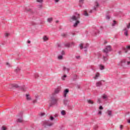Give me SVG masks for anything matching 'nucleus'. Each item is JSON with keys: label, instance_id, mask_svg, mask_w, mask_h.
Listing matches in <instances>:
<instances>
[{"label": "nucleus", "instance_id": "obj_30", "mask_svg": "<svg viewBox=\"0 0 130 130\" xmlns=\"http://www.w3.org/2000/svg\"><path fill=\"white\" fill-rule=\"evenodd\" d=\"M23 121V118H21L17 119V122H22Z\"/></svg>", "mask_w": 130, "mask_h": 130}, {"label": "nucleus", "instance_id": "obj_51", "mask_svg": "<svg viewBox=\"0 0 130 130\" xmlns=\"http://www.w3.org/2000/svg\"><path fill=\"white\" fill-rule=\"evenodd\" d=\"M127 29H129L130 28V23L127 25Z\"/></svg>", "mask_w": 130, "mask_h": 130}, {"label": "nucleus", "instance_id": "obj_39", "mask_svg": "<svg viewBox=\"0 0 130 130\" xmlns=\"http://www.w3.org/2000/svg\"><path fill=\"white\" fill-rule=\"evenodd\" d=\"M66 52H64V51H62L61 52V55H64Z\"/></svg>", "mask_w": 130, "mask_h": 130}, {"label": "nucleus", "instance_id": "obj_37", "mask_svg": "<svg viewBox=\"0 0 130 130\" xmlns=\"http://www.w3.org/2000/svg\"><path fill=\"white\" fill-rule=\"evenodd\" d=\"M97 103H98V104H100V103H101V99H98Z\"/></svg>", "mask_w": 130, "mask_h": 130}, {"label": "nucleus", "instance_id": "obj_12", "mask_svg": "<svg viewBox=\"0 0 130 130\" xmlns=\"http://www.w3.org/2000/svg\"><path fill=\"white\" fill-rule=\"evenodd\" d=\"M100 32V31H99V30L95 28L94 30L93 33H94V35L96 36V35H97L98 34H99Z\"/></svg>", "mask_w": 130, "mask_h": 130}, {"label": "nucleus", "instance_id": "obj_50", "mask_svg": "<svg viewBox=\"0 0 130 130\" xmlns=\"http://www.w3.org/2000/svg\"><path fill=\"white\" fill-rule=\"evenodd\" d=\"M84 16H89V14H88V13L87 12L84 13Z\"/></svg>", "mask_w": 130, "mask_h": 130}, {"label": "nucleus", "instance_id": "obj_44", "mask_svg": "<svg viewBox=\"0 0 130 130\" xmlns=\"http://www.w3.org/2000/svg\"><path fill=\"white\" fill-rule=\"evenodd\" d=\"M18 115L19 116H22L23 115V112H20Z\"/></svg>", "mask_w": 130, "mask_h": 130}, {"label": "nucleus", "instance_id": "obj_64", "mask_svg": "<svg viewBox=\"0 0 130 130\" xmlns=\"http://www.w3.org/2000/svg\"><path fill=\"white\" fill-rule=\"evenodd\" d=\"M101 30H102L103 29V26H101Z\"/></svg>", "mask_w": 130, "mask_h": 130}, {"label": "nucleus", "instance_id": "obj_10", "mask_svg": "<svg viewBox=\"0 0 130 130\" xmlns=\"http://www.w3.org/2000/svg\"><path fill=\"white\" fill-rule=\"evenodd\" d=\"M69 89H66L64 91V95H63V97L64 98H66L67 97V94H68V93H69Z\"/></svg>", "mask_w": 130, "mask_h": 130}, {"label": "nucleus", "instance_id": "obj_13", "mask_svg": "<svg viewBox=\"0 0 130 130\" xmlns=\"http://www.w3.org/2000/svg\"><path fill=\"white\" fill-rule=\"evenodd\" d=\"M52 125H53V123L47 122L46 123V125H45V127H46V126H51Z\"/></svg>", "mask_w": 130, "mask_h": 130}, {"label": "nucleus", "instance_id": "obj_42", "mask_svg": "<svg viewBox=\"0 0 130 130\" xmlns=\"http://www.w3.org/2000/svg\"><path fill=\"white\" fill-rule=\"evenodd\" d=\"M106 18L107 20H109V19H110V16H109V15H106Z\"/></svg>", "mask_w": 130, "mask_h": 130}, {"label": "nucleus", "instance_id": "obj_52", "mask_svg": "<svg viewBox=\"0 0 130 130\" xmlns=\"http://www.w3.org/2000/svg\"><path fill=\"white\" fill-rule=\"evenodd\" d=\"M54 119V118L53 116L50 117V120H53Z\"/></svg>", "mask_w": 130, "mask_h": 130}, {"label": "nucleus", "instance_id": "obj_19", "mask_svg": "<svg viewBox=\"0 0 130 130\" xmlns=\"http://www.w3.org/2000/svg\"><path fill=\"white\" fill-rule=\"evenodd\" d=\"M102 85V83H101V81H99L96 82V87H100Z\"/></svg>", "mask_w": 130, "mask_h": 130}, {"label": "nucleus", "instance_id": "obj_33", "mask_svg": "<svg viewBox=\"0 0 130 130\" xmlns=\"http://www.w3.org/2000/svg\"><path fill=\"white\" fill-rule=\"evenodd\" d=\"M63 56H62V55H59L58 56V59H62V58H63Z\"/></svg>", "mask_w": 130, "mask_h": 130}, {"label": "nucleus", "instance_id": "obj_45", "mask_svg": "<svg viewBox=\"0 0 130 130\" xmlns=\"http://www.w3.org/2000/svg\"><path fill=\"white\" fill-rule=\"evenodd\" d=\"M98 114H99V115H101V114H102V111H99Z\"/></svg>", "mask_w": 130, "mask_h": 130}, {"label": "nucleus", "instance_id": "obj_57", "mask_svg": "<svg viewBox=\"0 0 130 130\" xmlns=\"http://www.w3.org/2000/svg\"><path fill=\"white\" fill-rule=\"evenodd\" d=\"M60 0H55V4H56V3H58Z\"/></svg>", "mask_w": 130, "mask_h": 130}, {"label": "nucleus", "instance_id": "obj_31", "mask_svg": "<svg viewBox=\"0 0 130 130\" xmlns=\"http://www.w3.org/2000/svg\"><path fill=\"white\" fill-rule=\"evenodd\" d=\"M61 115H66V111L62 110L61 112Z\"/></svg>", "mask_w": 130, "mask_h": 130}, {"label": "nucleus", "instance_id": "obj_47", "mask_svg": "<svg viewBox=\"0 0 130 130\" xmlns=\"http://www.w3.org/2000/svg\"><path fill=\"white\" fill-rule=\"evenodd\" d=\"M37 102V100H35L32 101V103H34V104H35V103H36Z\"/></svg>", "mask_w": 130, "mask_h": 130}, {"label": "nucleus", "instance_id": "obj_1", "mask_svg": "<svg viewBox=\"0 0 130 130\" xmlns=\"http://www.w3.org/2000/svg\"><path fill=\"white\" fill-rule=\"evenodd\" d=\"M109 51H111V46H108L105 48V49L103 50L104 53H105V55L103 56V60L104 61H107V60H108L107 56H108V53L109 52Z\"/></svg>", "mask_w": 130, "mask_h": 130}, {"label": "nucleus", "instance_id": "obj_15", "mask_svg": "<svg viewBox=\"0 0 130 130\" xmlns=\"http://www.w3.org/2000/svg\"><path fill=\"white\" fill-rule=\"evenodd\" d=\"M88 47H89V44H86L85 46L84 47V51L85 53L86 52H87V48H88Z\"/></svg>", "mask_w": 130, "mask_h": 130}, {"label": "nucleus", "instance_id": "obj_25", "mask_svg": "<svg viewBox=\"0 0 130 130\" xmlns=\"http://www.w3.org/2000/svg\"><path fill=\"white\" fill-rule=\"evenodd\" d=\"M63 71H67V72H68V73H69V71H70V68H67L66 67H63Z\"/></svg>", "mask_w": 130, "mask_h": 130}, {"label": "nucleus", "instance_id": "obj_29", "mask_svg": "<svg viewBox=\"0 0 130 130\" xmlns=\"http://www.w3.org/2000/svg\"><path fill=\"white\" fill-rule=\"evenodd\" d=\"M37 3H39V4H42L43 3V0H36Z\"/></svg>", "mask_w": 130, "mask_h": 130}, {"label": "nucleus", "instance_id": "obj_63", "mask_svg": "<svg viewBox=\"0 0 130 130\" xmlns=\"http://www.w3.org/2000/svg\"><path fill=\"white\" fill-rule=\"evenodd\" d=\"M27 11H28V12H31V9H28Z\"/></svg>", "mask_w": 130, "mask_h": 130}, {"label": "nucleus", "instance_id": "obj_21", "mask_svg": "<svg viewBox=\"0 0 130 130\" xmlns=\"http://www.w3.org/2000/svg\"><path fill=\"white\" fill-rule=\"evenodd\" d=\"M87 103H88V104H94V102L91 100H88Z\"/></svg>", "mask_w": 130, "mask_h": 130}, {"label": "nucleus", "instance_id": "obj_4", "mask_svg": "<svg viewBox=\"0 0 130 130\" xmlns=\"http://www.w3.org/2000/svg\"><path fill=\"white\" fill-rule=\"evenodd\" d=\"M118 64V66H120V67H122L123 68V67H125V64H126V60L123 59L121 60Z\"/></svg>", "mask_w": 130, "mask_h": 130}, {"label": "nucleus", "instance_id": "obj_59", "mask_svg": "<svg viewBox=\"0 0 130 130\" xmlns=\"http://www.w3.org/2000/svg\"><path fill=\"white\" fill-rule=\"evenodd\" d=\"M57 46L58 47H60L61 46V45L60 44H57Z\"/></svg>", "mask_w": 130, "mask_h": 130}, {"label": "nucleus", "instance_id": "obj_56", "mask_svg": "<svg viewBox=\"0 0 130 130\" xmlns=\"http://www.w3.org/2000/svg\"><path fill=\"white\" fill-rule=\"evenodd\" d=\"M80 56H76V58H77V59H79V58H80Z\"/></svg>", "mask_w": 130, "mask_h": 130}, {"label": "nucleus", "instance_id": "obj_3", "mask_svg": "<svg viewBox=\"0 0 130 130\" xmlns=\"http://www.w3.org/2000/svg\"><path fill=\"white\" fill-rule=\"evenodd\" d=\"M80 19V15L78 13H75L70 18V22H75L78 21Z\"/></svg>", "mask_w": 130, "mask_h": 130}, {"label": "nucleus", "instance_id": "obj_46", "mask_svg": "<svg viewBox=\"0 0 130 130\" xmlns=\"http://www.w3.org/2000/svg\"><path fill=\"white\" fill-rule=\"evenodd\" d=\"M99 109L100 110H103V107H102V106H100V107H99Z\"/></svg>", "mask_w": 130, "mask_h": 130}, {"label": "nucleus", "instance_id": "obj_41", "mask_svg": "<svg viewBox=\"0 0 130 130\" xmlns=\"http://www.w3.org/2000/svg\"><path fill=\"white\" fill-rule=\"evenodd\" d=\"M79 46H80L81 49H83V48H84V47L83 46V44H80Z\"/></svg>", "mask_w": 130, "mask_h": 130}, {"label": "nucleus", "instance_id": "obj_22", "mask_svg": "<svg viewBox=\"0 0 130 130\" xmlns=\"http://www.w3.org/2000/svg\"><path fill=\"white\" fill-rule=\"evenodd\" d=\"M100 76V74L99 73H96L95 74V77H94V79L96 80V79H98L99 78V76Z\"/></svg>", "mask_w": 130, "mask_h": 130}, {"label": "nucleus", "instance_id": "obj_61", "mask_svg": "<svg viewBox=\"0 0 130 130\" xmlns=\"http://www.w3.org/2000/svg\"><path fill=\"white\" fill-rule=\"evenodd\" d=\"M27 43L30 44L31 43V41L30 40L27 41Z\"/></svg>", "mask_w": 130, "mask_h": 130}, {"label": "nucleus", "instance_id": "obj_60", "mask_svg": "<svg viewBox=\"0 0 130 130\" xmlns=\"http://www.w3.org/2000/svg\"><path fill=\"white\" fill-rule=\"evenodd\" d=\"M120 129L121 130V129H122V125H121L120 126Z\"/></svg>", "mask_w": 130, "mask_h": 130}, {"label": "nucleus", "instance_id": "obj_18", "mask_svg": "<svg viewBox=\"0 0 130 130\" xmlns=\"http://www.w3.org/2000/svg\"><path fill=\"white\" fill-rule=\"evenodd\" d=\"M107 113H108V115H109V116H112V111H111L110 110H108Z\"/></svg>", "mask_w": 130, "mask_h": 130}, {"label": "nucleus", "instance_id": "obj_5", "mask_svg": "<svg viewBox=\"0 0 130 130\" xmlns=\"http://www.w3.org/2000/svg\"><path fill=\"white\" fill-rule=\"evenodd\" d=\"M59 92H60V88H57L55 89L54 92L52 94V95L56 97V94H58Z\"/></svg>", "mask_w": 130, "mask_h": 130}, {"label": "nucleus", "instance_id": "obj_35", "mask_svg": "<svg viewBox=\"0 0 130 130\" xmlns=\"http://www.w3.org/2000/svg\"><path fill=\"white\" fill-rule=\"evenodd\" d=\"M12 86L14 88H19V85H18V84H13Z\"/></svg>", "mask_w": 130, "mask_h": 130}, {"label": "nucleus", "instance_id": "obj_7", "mask_svg": "<svg viewBox=\"0 0 130 130\" xmlns=\"http://www.w3.org/2000/svg\"><path fill=\"white\" fill-rule=\"evenodd\" d=\"M102 98L103 100H104V101H107V100H108V96H107L106 94H103L102 96Z\"/></svg>", "mask_w": 130, "mask_h": 130}, {"label": "nucleus", "instance_id": "obj_36", "mask_svg": "<svg viewBox=\"0 0 130 130\" xmlns=\"http://www.w3.org/2000/svg\"><path fill=\"white\" fill-rule=\"evenodd\" d=\"M6 66H7V67H8V68L12 67V65H11V64H10V63L8 62H6Z\"/></svg>", "mask_w": 130, "mask_h": 130}, {"label": "nucleus", "instance_id": "obj_43", "mask_svg": "<svg viewBox=\"0 0 130 130\" xmlns=\"http://www.w3.org/2000/svg\"><path fill=\"white\" fill-rule=\"evenodd\" d=\"M83 3H84V0H80L79 1V3L80 4H83Z\"/></svg>", "mask_w": 130, "mask_h": 130}, {"label": "nucleus", "instance_id": "obj_28", "mask_svg": "<svg viewBox=\"0 0 130 130\" xmlns=\"http://www.w3.org/2000/svg\"><path fill=\"white\" fill-rule=\"evenodd\" d=\"M63 103L64 105H67V104H68V100H67L66 99H64Z\"/></svg>", "mask_w": 130, "mask_h": 130}, {"label": "nucleus", "instance_id": "obj_24", "mask_svg": "<svg viewBox=\"0 0 130 130\" xmlns=\"http://www.w3.org/2000/svg\"><path fill=\"white\" fill-rule=\"evenodd\" d=\"M64 45L65 47H71V44H70L69 43L64 44Z\"/></svg>", "mask_w": 130, "mask_h": 130}, {"label": "nucleus", "instance_id": "obj_8", "mask_svg": "<svg viewBox=\"0 0 130 130\" xmlns=\"http://www.w3.org/2000/svg\"><path fill=\"white\" fill-rule=\"evenodd\" d=\"M127 49L128 50H130V45H128L126 47V48H123V50L126 53L127 52Z\"/></svg>", "mask_w": 130, "mask_h": 130}, {"label": "nucleus", "instance_id": "obj_23", "mask_svg": "<svg viewBox=\"0 0 130 130\" xmlns=\"http://www.w3.org/2000/svg\"><path fill=\"white\" fill-rule=\"evenodd\" d=\"M61 36H62V37H64V38L68 37V34L67 33H63L61 34Z\"/></svg>", "mask_w": 130, "mask_h": 130}, {"label": "nucleus", "instance_id": "obj_32", "mask_svg": "<svg viewBox=\"0 0 130 130\" xmlns=\"http://www.w3.org/2000/svg\"><path fill=\"white\" fill-rule=\"evenodd\" d=\"M78 79V76L75 75L73 78V81H76V80Z\"/></svg>", "mask_w": 130, "mask_h": 130}, {"label": "nucleus", "instance_id": "obj_55", "mask_svg": "<svg viewBox=\"0 0 130 130\" xmlns=\"http://www.w3.org/2000/svg\"><path fill=\"white\" fill-rule=\"evenodd\" d=\"M35 78H38V74H36L35 75Z\"/></svg>", "mask_w": 130, "mask_h": 130}, {"label": "nucleus", "instance_id": "obj_40", "mask_svg": "<svg viewBox=\"0 0 130 130\" xmlns=\"http://www.w3.org/2000/svg\"><path fill=\"white\" fill-rule=\"evenodd\" d=\"M15 72H16V73H18V72H20V68H17L15 70Z\"/></svg>", "mask_w": 130, "mask_h": 130}, {"label": "nucleus", "instance_id": "obj_58", "mask_svg": "<svg viewBox=\"0 0 130 130\" xmlns=\"http://www.w3.org/2000/svg\"><path fill=\"white\" fill-rule=\"evenodd\" d=\"M2 130H7V128L5 127H3Z\"/></svg>", "mask_w": 130, "mask_h": 130}, {"label": "nucleus", "instance_id": "obj_11", "mask_svg": "<svg viewBox=\"0 0 130 130\" xmlns=\"http://www.w3.org/2000/svg\"><path fill=\"white\" fill-rule=\"evenodd\" d=\"M48 37H47V36H44L43 37V41H44V42H46V41H48Z\"/></svg>", "mask_w": 130, "mask_h": 130}, {"label": "nucleus", "instance_id": "obj_27", "mask_svg": "<svg viewBox=\"0 0 130 130\" xmlns=\"http://www.w3.org/2000/svg\"><path fill=\"white\" fill-rule=\"evenodd\" d=\"M129 61L127 60H126V64H127V66H129L130 64V58H128Z\"/></svg>", "mask_w": 130, "mask_h": 130}, {"label": "nucleus", "instance_id": "obj_53", "mask_svg": "<svg viewBox=\"0 0 130 130\" xmlns=\"http://www.w3.org/2000/svg\"><path fill=\"white\" fill-rule=\"evenodd\" d=\"M118 54H121V53H122V52L121 51H119L118 52Z\"/></svg>", "mask_w": 130, "mask_h": 130}, {"label": "nucleus", "instance_id": "obj_17", "mask_svg": "<svg viewBox=\"0 0 130 130\" xmlns=\"http://www.w3.org/2000/svg\"><path fill=\"white\" fill-rule=\"evenodd\" d=\"M52 21H53V18H52V17H50V18H48L47 19V22L48 23H51V22H52Z\"/></svg>", "mask_w": 130, "mask_h": 130}, {"label": "nucleus", "instance_id": "obj_16", "mask_svg": "<svg viewBox=\"0 0 130 130\" xmlns=\"http://www.w3.org/2000/svg\"><path fill=\"white\" fill-rule=\"evenodd\" d=\"M99 68H100V70H101V71H103V70H104L105 69V68L104 67V66H103L102 64H100Z\"/></svg>", "mask_w": 130, "mask_h": 130}, {"label": "nucleus", "instance_id": "obj_49", "mask_svg": "<svg viewBox=\"0 0 130 130\" xmlns=\"http://www.w3.org/2000/svg\"><path fill=\"white\" fill-rule=\"evenodd\" d=\"M9 35H10V34H8V33L5 34L6 37H8V36H9Z\"/></svg>", "mask_w": 130, "mask_h": 130}, {"label": "nucleus", "instance_id": "obj_38", "mask_svg": "<svg viewBox=\"0 0 130 130\" xmlns=\"http://www.w3.org/2000/svg\"><path fill=\"white\" fill-rule=\"evenodd\" d=\"M38 8V9H42V5H39L37 6Z\"/></svg>", "mask_w": 130, "mask_h": 130}, {"label": "nucleus", "instance_id": "obj_26", "mask_svg": "<svg viewBox=\"0 0 130 130\" xmlns=\"http://www.w3.org/2000/svg\"><path fill=\"white\" fill-rule=\"evenodd\" d=\"M116 25V21L115 20H113V23H112V26L114 27Z\"/></svg>", "mask_w": 130, "mask_h": 130}, {"label": "nucleus", "instance_id": "obj_9", "mask_svg": "<svg viewBox=\"0 0 130 130\" xmlns=\"http://www.w3.org/2000/svg\"><path fill=\"white\" fill-rule=\"evenodd\" d=\"M25 97H26V100H27L28 101H30V100H31V99L29 94H26L25 95Z\"/></svg>", "mask_w": 130, "mask_h": 130}, {"label": "nucleus", "instance_id": "obj_54", "mask_svg": "<svg viewBox=\"0 0 130 130\" xmlns=\"http://www.w3.org/2000/svg\"><path fill=\"white\" fill-rule=\"evenodd\" d=\"M35 98H36V100H38V95H36Z\"/></svg>", "mask_w": 130, "mask_h": 130}, {"label": "nucleus", "instance_id": "obj_2", "mask_svg": "<svg viewBox=\"0 0 130 130\" xmlns=\"http://www.w3.org/2000/svg\"><path fill=\"white\" fill-rule=\"evenodd\" d=\"M50 103L49 105L50 107L51 106H53V105H55L57 104V101H58V99L55 95H52L50 98Z\"/></svg>", "mask_w": 130, "mask_h": 130}, {"label": "nucleus", "instance_id": "obj_34", "mask_svg": "<svg viewBox=\"0 0 130 130\" xmlns=\"http://www.w3.org/2000/svg\"><path fill=\"white\" fill-rule=\"evenodd\" d=\"M66 78H67V75H64L62 77V80L63 81H64L66 80Z\"/></svg>", "mask_w": 130, "mask_h": 130}, {"label": "nucleus", "instance_id": "obj_6", "mask_svg": "<svg viewBox=\"0 0 130 130\" xmlns=\"http://www.w3.org/2000/svg\"><path fill=\"white\" fill-rule=\"evenodd\" d=\"M123 32L124 35H125L126 36H128V30L126 28H125L123 29Z\"/></svg>", "mask_w": 130, "mask_h": 130}, {"label": "nucleus", "instance_id": "obj_14", "mask_svg": "<svg viewBox=\"0 0 130 130\" xmlns=\"http://www.w3.org/2000/svg\"><path fill=\"white\" fill-rule=\"evenodd\" d=\"M79 24H80V21L77 20V21H75V23H74V24H73V26L74 27H77L78 26V25H79Z\"/></svg>", "mask_w": 130, "mask_h": 130}, {"label": "nucleus", "instance_id": "obj_48", "mask_svg": "<svg viewBox=\"0 0 130 130\" xmlns=\"http://www.w3.org/2000/svg\"><path fill=\"white\" fill-rule=\"evenodd\" d=\"M45 115V113H40V116H43Z\"/></svg>", "mask_w": 130, "mask_h": 130}, {"label": "nucleus", "instance_id": "obj_62", "mask_svg": "<svg viewBox=\"0 0 130 130\" xmlns=\"http://www.w3.org/2000/svg\"><path fill=\"white\" fill-rule=\"evenodd\" d=\"M23 90L26 91V87L25 86H23Z\"/></svg>", "mask_w": 130, "mask_h": 130}, {"label": "nucleus", "instance_id": "obj_20", "mask_svg": "<svg viewBox=\"0 0 130 130\" xmlns=\"http://www.w3.org/2000/svg\"><path fill=\"white\" fill-rule=\"evenodd\" d=\"M98 7H99V4H98V3L96 2L95 6L93 7V10H94V11L96 10V9H97Z\"/></svg>", "mask_w": 130, "mask_h": 130}]
</instances>
